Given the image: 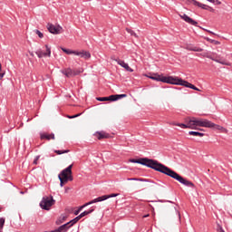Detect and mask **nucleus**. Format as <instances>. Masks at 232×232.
<instances>
[{"mask_svg":"<svg viewBox=\"0 0 232 232\" xmlns=\"http://www.w3.org/2000/svg\"><path fill=\"white\" fill-rule=\"evenodd\" d=\"M129 162L132 164H141V166H146L147 168H150V169H154V171H159V173H163V175H167V177H170V179H174L179 182V184H183V186H187V188H195V184L193 182L182 178L179 173L175 170L169 169L168 166L159 162L156 160H151L149 158H140L139 160L130 159Z\"/></svg>","mask_w":232,"mask_h":232,"instance_id":"nucleus-1","label":"nucleus"},{"mask_svg":"<svg viewBox=\"0 0 232 232\" xmlns=\"http://www.w3.org/2000/svg\"><path fill=\"white\" fill-rule=\"evenodd\" d=\"M149 79H151L152 81H157L158 82H166L167 84L185 86V88H190V90H195L196 92L199 91L198 88H197L195 85L179 77L174 78L173 76H164L162 74L154 73L149 76Z\"/></svg>","mask_w":232,"mask_h":232,"instance_id":"nucleus-2","label":"nucleus"},{"mask_svg":"<svg viewBox=\"0 0 232 232\" xmlns=\"http://www.w3.org/2000/svg\"><path fill=\"white\" fill-rule=\"evenodd\" d=\"M188 122L190 124V130H196L197 126L200 128H209L213 126V121L206 119H197L195 117L188 118Z\"/></svg>","mask_w":232,"mask_h":232,"instance_id":"nucleus-3","label":"nucleus"},{"mask_svg":"<svg viewBox=\"0 0 232 232\" xmlns=\"http://www.w3.org/2000/svg\"><path fill=\"white\" fill-rule=\"evenodd\" d=\"M72 168H73L72 164L69 165L66 169L62 170L58 175V179H63V180L72 182V180H73V176H72Z\"/></svg>","mask_w":232,"mask_h":232,"instance_id":"nucleus-4","label":"nucleus"},{"mask_svg":"<svg viewBox=\"0 0 232 232\" xmlns=\"http://www.w3.org/2000/svg\"><path fill=\"white\" fill-rule=\"evenodd\" d=\"M55 204V199H53V197H44L42 201L40 202V208L42 209H44L45 211H49L50 208Z\"/></svg>","mask_w":232,"mask_h":232,"instance_id":"nucleus-5","label":"nucleus"},{"mask_svg":"<svg viewBox=\"0 0 232 232\" xmlns=\"http://www.w3.org/2000/svg\"><path fill=\"white\" fill-rule=\"evenodd\" d=\"M47 30L50 32V34H53V35H59V34H63L64 30L63 29V26L60 24L54 25L53 24H47Z\"/></svg>","mask_w":232,"mask_h":232,"instance_id":"nucleus-6","label":"nucleus"},{"mask_svg":"<svg viewBox=\"0 0 232 232\" xmlns=\"http://www.w3.org/2000/svg\"><path fill=\"white\" fill-rule=\"evenodd\" d=\"M46 52H43L42 49H38L35 53L39 59H43V57H51L52 56V48L45 44Z\"/></svg>","mask_w":232,"mask_h":232,"instance_id":"nucleus-7","label":"nucleus"},{"mask_svg":"<svg viewBox=\"0 0 232 232\" xmlns=\"http://www.w3.org/2000/svg\"><path fill=\"white\" fill-rule=\"evenodd\" d=\"M80 219H81V218L79 216H77L76 218H74L71 221L62 225V226H65V227H63V229L61 232H68V229H70V227H73L74 224H77Z\"/></svg>","mask_w":232,"mask_h":232,"instance_id":"nucleus-8","label":"nucleus"},{"mask_svg":"<svg viewBox=\"0 0 232 232\" xmlns=\"http://www.w3.org/2000/svg\"><path fill=\"white\" fill-rule=\"evenodd\" d=\"M74 55H77L78 57H81L82 59H91L92 58V53H90V52L88 51H74Z\"/></svg>","mask_w":232,"mask_h":232,"instance_id":"nucleus-9","label":"nucleus"},{"mask_svg":"<svg viewBox=\"0 0 232 232\" xmlns=\"http://www.w3.org/2000/svg\"><path fill=\"white\" fill-rule=\"evenodd\" d=\"M180 17L185 21V23H188V24H191L192 26H198V22L193 20L191 17H189L188 14H183L180 15Z\"/></svg>","mask_w":232,"mask_h":232,"instance_id":"nucleus-10","label":"nucleus"},{"mask_svg":"<svg viewBox=\"0 0 232 232\" xmlns=\"http://www.w3.org/2000/svg\"><path fill=\"white\" fill-rule=\"evenodd\" d=\"M115 197H119V194L103 195L94 198V202H104V200H108V198H113Z\"/></svg>","mask_w":232,"mask_h":232,"instance_id":"nucleus-11","label":"nucleus"},{"mask_svg":"<svg viewBox=\"0 0 232 232\" xmlns=\"http://www.w3.org/2000/svg\"><path fill=\"white\" fill-rule=\"evenodd\" d=\"M40 139L41 140H55V134L54 133L48 134L46 132H42L40 133Z\"/></svg>","mask_w":232,"mask_h":232,"instance_id":"nucleus-12","label":"nucleus"},{"mask_svg":"<svg viewBox=\"0 0 232 232\" xmlns=\"http://www.w3.org/2000/svg\"><path fill=\"white\" fill-rule=\"evenodd\" d=\"M62 73L66 77H75V75H77L76 72L72 70V68L62 70Z\"/></svg>","mask_w":232,"mask_h":232,"instance_id":"nucleus-13","label":"nucleus"},{"mask_svg":"<svg viewBox=\"0 0 232 232\" xmlns=\"http://www.w3.org/2000/svg\"><path fill=\"white\" fill-rule=\"evenodd\" d=\"M116 63L120 66H121V68H124L127 72H133V69H131V67H130V65L128 63H126V62H124L122 60H116Z\"/></svg>","mask_w":232,"mask_h":232,"instance_id":"nucleus-14","label":"nucleus"},{"mask_svg":"<svg viewBox=\"0 0 232 232\" xmlns=\"http://www.w3.org/2000/svg\"><path fill=\"white\" fill-rule=\"evenodd\" d=\"M173 124V126H179V128H183V129H189V130H191V125H190V123H189V118H187L186 119V123H172Z\"/></svg>","mask_w":232,"mask_h":232,"instance_id":"nucleus-15","label":"nucleus"},{"mask_svg":"<svg viewBox=\"0 0 232 232\" xmlns=\"http://www.w3.org/2000/svg\"><path fill=\"white\" fill-rule=\"evenodd\" d=\"M208 58L211 59V61H215V63H219V64H224L225 66H229V64H230L228 62H226V60L213 58V56H211V55H208Z\"/></svg>","mask_w":232,"mask_h":232,"instance_id":"nucleus-16","label":"nucleus"},{"mask_svg":"<svg viewBox=\"0 0 232 232\" xmlns=\"http://www.w3.org/2000/svg\"><path fill=\"white\" fill-rule=\"evenodd\" d=\"M192 3L194 5V6H198V8H202L203 10H208V8H209L208 5L198 2L197 0H192Z\"/></svg>","mask_w":232,"mask_h":232,"instance_id":"nucleus-17","label":"nucleus"},{"mask_svg":"<svg viewBox=\"0 0 232 232\" xmlns=\"http://www.w3.org/2000/svg\"><path fill=\"white\" fill-rule=\"evenodd\" d=\"M95 137L98 139V140H102V139H108V134L106 132H96Z\"/></svg>","mask_w":232,"mask_h":232,"instance_id":"nucleus-18","label":"nucleus"},{"mask_svg":"<svg viewBox=\"0 0 232 232\" xmlns=\"http://www.w3.org/2000/svg\"><path fill=\"white\" fill-rule=\"evenodd\" d=\"M187 50H189V52H203L204 49L197 46L188 45Z\"/></svg>","mask_w":232,"mask_h":232,"instance_id":"nucleus-19","label":"nucleus"},{"mask_svg":"<svg viewBox=\"0 0 232 232\" xmlns=\"http://www.w3.org/2000/svg\"><path fill=\"white\" fill-rule=\"evenodd\" d=\"M94 211H95L94 208H91L89 210H85V211L82 212L78 217L80 218H82V217H86L87 215H91V213H93Z\"/></svg>","mask_w":232,"mask_h":232,"instance_id":"nucleus-20","label":"nucleus"},{"mask_svg":"<svg viewBox=\"0 0 232 232\" xmlns=\"http://www.w3.org/2000/svg\"><path fill=\"white\" fill-rule=\"evenodd\" d=\"M92 204H97V201H95V199H92V200L85 203L84 205H82V207L79 208L78 211H82L83 209V208H87V206H92Z\"/></svg>","mask_w":232,"mask_h":232,"instance_id":"nucleus-21","label":"nucleus"},{"mask_svg":"<svg viewBox=\"0 0 232 232\" xmlns=\"http://www.w3.org/2000/svg\"><path fill=\"white\" fill-rule=\"evenodd\" d=\"M62 51H63V53H66L67 55H72V54L75 55V51H73V50L62 47Z\"/></svg>","mask_w":232,"mask_h":232,"instance_id":"nucleus-22","label":"nucleus"},{"mask_svg":"<svg viewBox=\"0 0 232 232\" xmlns=\"http://www.w3.org/2000/svg\"><path fill=\"white\" fill-rule=\"evenodd\" d=\"M188 135H193L194 137H204V133L194 130L188 131Z\"/></svg>","mask_w":232,"mask_h":232,"instance_id":"nucleus-23","label":"nucleus"},{"mask_svg":"<svg viewBox=\"0 0 232 232\" xmlns=\"http://www.w3.org/2000/svg\"><path fill=\"white\" fill-rule=\"evenodd\" d=\"M108 101H110L111 102H115V101H119V98L117 96V94H112L107 97Z\"/></svg>","mask_w":232,"mask_h":232,"instance_id":"nucleus-24","label":"nucleus"},{"mask_svg":"<svg viewBox=\"0 0 232 232\" xmlns=\"http://www.w3.org/2000/svg\"><path fill=\"white\" fill-rule=\"evenodd\" d=\"M126 32L128 34H130V35H132L133 37H136V39H139V35L136 34L135 31L130 29V28H126Z\"/></svg>","mask_w":232,"mask_h":232,"instance_id":"nucleus-25","label":"nucleus"},{"mask_svg":"<svg viewBox=\"0 0 232 232\" xmlns=\"http://www.w3.org/2000/svg\"><path fill=\"white\" fill-rule=\"evenodd\" d=\"M212 124H213V126H211V127H208V128H213L214 130H226V129H224V127H222V126H220V125H217V124H215L214 122H212Z\"/></svg>","mask_w":232,"mask_h":232,"instance_id":"nucleus-26","label":"nucleus"},{"mask_svg":"<svg viewBox=\"0 0 232 232\" xmlns=\"http://www.w3.org/2000/svg\"><path fill=\"white\" fill-rule=\"evenodd\" d=\"M54 153H56V155H63L64 153H70V150H54Z\"/></svg>","mask_w":232,"mask_h":232,"instance_id":"nucleus-27","label":"nucleus"},{"mask_svg":"<svg viewBox=\"0 0 232 232\" xmlns=\"http://www.w3.org/2000/svg\"><path fill=\"white\" fill-rule=\"evenodd\" d=\"M127 180H129V181L134 180V181H139V182L146 181V179H137V178H128Z\"/></svg>","mask_w":232,"mask_h":232,"instance_id":"nucleus-28","label":"nucleus"},{"mask_svg":"<svg viewBox=\"0 0 232 232\" xmlns=\"http://www.w3.org/2000/svg\"><path fill=\"white\" fill-rule=\"evenodd\" d=\"M3 227H5V218H0V232H3Z\"/></svg>","mask_w":232,"mask_h":232,"instance_id":"nucleus-29","label":"nucleus"},{"mask_svg":"<svg viewBox=\"0 0 232 232\" xmlns=\"http://www.w3.org/2000/svg\"><path fill=\"white\" fill-rule=\"evenodd\" d=\"M64 227H66V225L60 226L58 228H56L54 230H52V231H49V232H61V231H63V229H64ZM46 232H48V231H46Z\"/></svg>","mask_w":232,"mask_h":232,"instance_id":"nucleus-30","label":"nucleus"},{"mask_svg":"<svg viewBox=\"0 0 232 232\" xmlns=\"http://www.w3.org/2000/svg\"><path fill=\"white\" fill-rule=\"evenodd\" d=\"M34 33L36 34V35H38V37L40 38V39H43V37H44V34H43V33H41V31H39V30H34Z\"/></svg>","mask_w":232,"mask_h":232,"instance_id":"nucleus-31","label":"nucleus"},{"mask_svg":"<svg viewBox=\"0 0 232 232\" xmlns=\"http://www.w3.org/2000/svg\"><path fill=\"white\" fill-rule=\"evenodd\" d=\"M62 219H58L56 220V224L57 226H59V224H63V222H64V220H66V217L63 216L62 218H60Z\"/></svg>","mask_w":232,"mask_h":232,"instance_id":"nucleus-32","label":"nucleus"},{"mask_svg":"<svg viewBox=\"0 0 232 232\" xmlns=\"http://www.w3.org/2000/svg\"><path fill=\"white\" fill-rule=\"evenodd\" d=\"M97 101H100V102H105L108 101V97H98L96 98Z\"/></svg>","mask_w":232,"mask_h":232,"instance_id":"nucleus-33","label":"nucleus"},{"mask_svg":"<svg viewBox=\"0 0 232 232\" xmlns=\"http://www.w3.org/2000/svg\"><path fill=\"white\" fill-rule=\"evenodd\" d=\"M60 180V186L61 188H63L64 186V184H66V182H68V180L63 179L62 178H58Z\"/></svg>","mask_w":232,"mask_h":232,"instance_id":"nucleus-34","label":"nucleus"},{"mask_svg":"<svg viewBox=\"0 0 232 232\" xmlns=\"http://www.w3.org/2000/svg\"><path fill=\"white\" fill-rule=\"evenodd\" d=\"M3 70V65L0 63V72H2ZM3 77H5V72H0V79H3Z\"/></svg>","mask_w":232,"mask_h":232,"instance_id":"nucleus-35","label":"nucleus"},{"mask_svg":"<svg viewBox=\"0 0 232 232\" xmlns=\"http://www.w3.org/2000/svg\"><path fill=\"white\" fill-rule=\"evenodd\" d=\"M117 96H118V101L121 99H124L125 97H128L127 94H117Z\"/></svg>","mask_w":232,"mask_h":232,"instance_id":"nucleus-36","label":"nucleus"},{"mask_svg":"<svg viewBox=\"0 0 232 232\" xmlns=\"http://www.w3.org/2000/svg\"><path fill=\"white\" fill-rule=\"evenodd\" d=\"M76 117H81V113L75 114L73 116H68V119H76Z\"/></svg>","mask_w":232,"mask_h":232,"instance_id":"nucleus-37","label":"nucleus"},{"mask_svg":"<svg viewBox=\"0 0 232 232\" xmlns=\"http://www.w3.org/2000/svg\"><path fill=\"white\" fill-rule=\"evenodd\" d=\"M39 159H41V156H36L35 159L34 160L33 164L37 165V160H39Z\"/></svg>","mask_w":232,"mask_h":232,"instance_id":"nucleus-38","label":"nucleus"},{"mask_svg":"<svg viewBox=\"0 0 232 232\" xmlns=\"http://www.w3.org/2000/svg\"><path fill=\"white\" fill-rule=\"evenodd\" d=\"M218 232H226V231H224V228H222V227H220Z\"/></svg>","mask_w":232,"mask_h":232,"instance_id":"nucleus-39","label":"nucleus"},{"mask_svg":"<svg viewBox=\"0 0 232 232\" xmlns=\"http://www.w3.org/2000/svg\"><path fill=\"white\" fill-rule=\"evenodd\" d=\"M214 3H216V5H220V1H218V0H215Z\"/></svg>","mask_w":232,"mask_h":232,"instance_id":"nucleus-40","label":"nucleus"},{"mask_svg":"<svg viewBox=\"0 0 232 232\" xmlns=\"http://www.w3.org/2000/svg\"><path fill=\"white\" fill-rule=\"evenodd\" d=\"M148 217H150V214L144 215L143 218H148Z\"/></svg>","mask_w":232,"mask_h":232,"instance_id":"nucleus-41","label":"nucleus"},{"mask_svg":"<svg viewBox=\"0 0 232 232\" xmlns=\"http://www.w3.org/2000/svg\"><path fill=\"white\" fill-rule=\"evenodd\" d=\"M80 212H81V211L77 210V211L74 213V215H79Z\"/></svg>","mask_w":232,"mask_h":232,"instance_id":"nucleus-42","label":"nucleus"},{"mask_svg":"<svg viewBox=\"0 0 232 232\" xmlns=\"http://www.w3.org/2000/svg\"><path fill=\"white\" fill-rule=\"evenodd\" d=\"M209 3H215V0H208Z\"/></svg>","mask_w":232,"mask_h":232,"instance_id":"nucleus-43","label":"nucleus"},{"mask_svg":"<svg viewBox=\"0 0 232 232\" xmlns=\"http://www.w3.org/2000/svg\"><path fill=\"white\" fill-rule=\"evenodd\" d=\"M178 217H180V213H179V211L176 212Z\"/></svg>","mask_w":232,"mask_h":232,"instance_id":"nucleus-44","label":"nucleus"},{"mask_svg":"<svg viewBox=\"0 0 232 232\" xmlns=\"http://www.w3.org/2000/svg\"><path fill=\"white\" fill-rule=\"evenodd\" d=\"M30 55H31L32 57H34V53H30Z\"/></svg>","mask_w":232,"mask_h":232,"instance_id":"nucleus-45","label":"nucleus"},{"mask_svg":"<svg viewBox=\"0 0 232 232\" xmlns=\"http://www.w3.org/2000/svg\"><path fill=\"white\" fill-rule=\"evenodd\" d=\"M216 44H218V42H216Z\"/></svg>","mask_w":232,"mask_h":232,"instance_id":"nucleus-46","label":"nucleus"}]
</instances>
